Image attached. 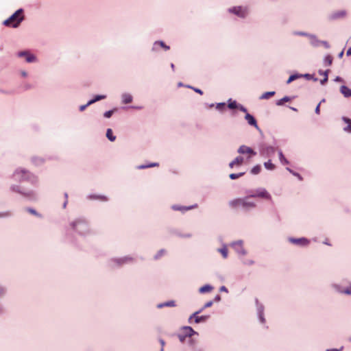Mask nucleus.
<instances>
[{"mask_svg": "<svg viewBox=\"0 0 351 351\" xmlns=\"http://www.w3.org/2000/svg\"><path fill=\"white\" fill-rule=\"evenodd\" d=\"M328 72H329V70H326L325 71H323L322 70L319 71V75L324 76V78H323L322 80H320L321 84L324 85L327 82V81L328 80Z\"/></svg>", "mask_w": 351, "mask_h": 351, "instance_id": "7c9ffc66", "label": "nucleus"}, {"mask_svg": "<svg viewBox=\"0 0 351 351\" xmlns=\"http://www.w3.org/2000/svg\"><path fill=\"white\" fill-rule=\"evenodd\" d=\"M86 199L91 201H98L100 202H107L110 198L105 195L98 193H90L86 195Z\"/></svg>", "mask_w": 351, "mask_h": 351, "instance_id": "f3484780", "label": "nucleus"}, {"mask_svg": "<svg viewBox=\"0 0 351 351\" xmlns=\"http://www.w3.org/2000/svg\"><path fill=\"white\" fill-rule=\"evenodd\" d=\"M181 238H191L192 234L191 233L180 234L178 235Z\"/></svg>", "mask_w": 351, "mask_h": 351, "instance_id": "e2e57ef3", "label": "nucleus"}, {"mask_svg": "<svg viewBox=\"0 0 351 351\" xmlns=\"http://www.w3.org/2000/svg\"><path fill=\"white\" fill-rule=\"evenodd\" d=\"M330 287L337 293L344 294L345 289L338 283H332Z\"/></svg>", "mask_w": 351, "mask_h": 351, "instance_id": "b1692460", "label": "nucleus"}, {"mask_svg": "<svg viewBox=\"0 0 351 351\" xmlns=\"http://www.w3.org/2000/svg\"><path fill=\"white\" fill-rule=\"evenodd\" d=\"M213 304V300L208 301L207 302H206L204 304L203 308H209V307L212 306Z\"/></svg>", "mask_w": 351, "mask_h": 351, "instance_id": "680f3d73", "label": "nucleus"}, {"mask_svg": "<svg viewBox=\"0 0 351 351\" xmlns=\"http://www.w3.org/2000/svg\"><path fill=\"white\" fill-rule=\"evenodd\" d=\"M291 99V98L290 97L285 96L284 97H282V99H280L276 101V105L277 106H282L285 102L290 101Z\"/></svg>", "mask_w": 351, "mask_h": 351, "instance_id": "a19ab883", "label": "nucleus"}, {"mask_svg": "<svg viewBox=\"0 0 351 351\" xmlns=\"http://www.w3.org/2000/svg\"><path fill=\"white\" fill-rule=\"evenodd\" d=\"M215 108L219 111L223 112L225 110V108H226V103L225 102L217 103L215 104Z\"/></svg>", "mask_w": 351, "mask_h": 351, "instance_id": "a18cd8bd", "label": "nucleus"}, {"mask_svg": "<svg viewBox=\"0 0 351 351\" xmlns=\"http://www.w3.org/2000/svg\"><path fill=\"white\" fill-rule=\"evenodd\" d=\"M243 264L248 266L253 265L254 264V261L253 260H245L243 261Z\"/></svg>", "mask_w": 351, "mask_h": 351, "instance_id": "13d9d810", "label": "nucleus"}, {"mask_svg": "<svg viewBox=\"0 0 351 351\" xmlns=\"http://www.w3.org/2000/svg\"><path fill=\"white\" fill-rule=\"evenodd\" d=\"M217 252H219L223 258H227L228 256V251L226 244H223L221 248L217 249Z\"/></svg>", "mask_w": 351, "mask_h": 351, "instance_id": "c756f323", "label": "nucleus"}, {"mask_svg": "<svg viewBox=\"0 0 351 351\" xmlns=\"http://www.w3.org/2000/svg\"><path fill=\"white\" fill-rule=\"evenodd\" d=\"M278 152L279 160H280V162H281V164H282V165L289 164V160L285 157L282 152L280 149H279V150H278Z\"/></svg>", "mask_w": 351, "mask_h": 351, "instance_id": "72a5a7b5", "label": "nucleus"}, {"mask_svg": "<svg viewBox=\"0 0 351 351\" xmlns=\"http://www.w3.org/2000/svg\"><path fill=\"white\" fill-rule=\"evenodd\" d=\"M19 58H24L27 63H34L38 61L36 56L29 51H21L17 53Z\"/></svg>", "mask_w": 351, "mask_h": 351, "instance_id": "2eb2a0df", "label": "nucleus"}, {"mask_svg": "<svg viewBox=\"0 0 351 351\" xmlns=\"http://www.w3.org/2000/svg\"><path fill=\"white\" fill-rule=\"evenodd\" d=\"M293 34L295 36L308 37L309 35V33L306 32H302V31H294V32H293Z\"/></svg>", "mask_w": 351, "mask_h": 351, "instance_id": "8fccbe9b", "label": "nucleus"}, {"mask_svg": "<svg viewBox=\"0 0 351 351\" xmlns=\"http://www.w3.org/2000/svg\"><path fill=\"white\" fill-rule=\"evenodd\" d=\"M117 110L116 108L114 109H112V110H108L106 112H104V117L105 118H110L111 117V116L113 114V113Z\"/></svg>", "mask_w": 351, "mask_h": 351, "instance_id": "603ef678", "label": "nucleus"}, {"mask_svg": "<svg viewBox=\"0 0 351 351\" xmlns=\"http://www.w3.org/2000/svg\"><path fill=\"white\" fill-rule=\"evenodd\" d=\"M65 230L66 240L75 245L77 243V236L85 238L93 234L88 220L82 216L70 220Z\"/></svg>", "mask_w": 351, "mask_h": 351, "instance_id": "f257e3e1", "label": "nucleus"}, {"mask_svg": "<svg viewBox=\"0 0 351 351\" xmlns=\"http://www.w3.org/2000/svg\"><path fill=\"white\" fill-rule=\"evenodd\" d=\"M344 294L348 295H351V282H350L348 286L345 289Z\"/></svg>", "mask_w": 351, "mask_h": 351, "instance_id": "6e6d98bb", "label": "nucleus"}, {"mask_svg": "<svg viewBox=\"0 0 351 351\" xmlns=\"http://www.w3.org/2000/svg\"><path fill=\"white\" fill-rule=\"evenodd\" d=\"M165 307H174L176 306V302L174 300H169L165 302Z\"/></svg>", "mask_w": 351, "mask_h": 351, "instance_id": "864d4df0", "label": "nucleus"}, {"mask_svg": "<svg viewBox=\"0 0 351 351\" xmlns=\"http://www.w3.org/2000/svg\"><path fill=\"white\" fill-rule=\"evenodd\" d=\"M197 204H193V205H191V206H182V205H179V204H173L171 206V209L175 210V211H180L182 213H186V211H189L190 210H192L193 208H196L197 207Z\"/></svg>", "mask_w": 351, "mask_h": 351, "instance_id": "a211bd4d", "label": "nucleus"}, {"mask_svg": "<svg viewBox=\"0 0 351 351\" xmlns=\"http://www.w3.org/2000/svg\"><path fill=\"white\" fill-rule=\"evenodd\" d=\"M255 302H256V314L258 316V321L261 324H265L266 319H265V314H264V311H265L264 305L263 304L260 303L257 298L255 300Z\"/></svg>", "mask_w": 351, "mask_h": 351, "instance_id": "4468645a", "label": "nucleus"}, {"mask_svg": "<svg viewBox=\"0 0 351 351\" xmlns=\"http://www.w3.org/2000/svg\"><path fill=\"white\" fill-rule=\"evenodd\" d=\"M210 318L209 315H204L201 316H197V317L195 318V324H199L202 322H206Z\"/></svg>", "mask_w": 351, "mask_h": 351, "instance_id": "473e14b6", "label": "nucleus"}, {"mask_svg": "<svg viewBox=\"0 0 351 351\" xmlns=\"http://www.w3.org/2000/svg\"><path fill=\"white\" fill-rule=\"evenodd\" d=\"M214 287L208 284H206L199 289V293L201 294L209 293L213 290Z\"/></svg>", "mask_w": 351, "mask_h": 351, "instance_id": "a878e982", "label": "nucleus"}, {"mask_svg": "<svg viewBox=\"0 0 351 351\" xmlns=\"http://www.w3.org/2000/svg\"><path fill=\"white\" fill-rule=\"evenodd\" d=\"M308 38L311 40V45L314 47H317L321 44V40H319L315 34H309Z\"/></svg>", "mask_w": 351, "mask_h": 351, "instance_id": "5701e85b", "label": "nucleus"}, {"mask_svg": "<svg viewBox=\"0 0 351 351\" xmlns=\"http://www.w3.org/2000/svg\"><path fill=\"white\" fill-rule=\"evenodd\" d=\"M245 173V172H240L238 173H232L229 175V178L231 180H236V179H238V178L242 177L243 176H244Z\"/></svg>", "mask_w": 351, "mask_h": 351, "instance_id": "c03bdc74", "label": "nucleus"}, {"mask_svg": "<svg viewBox=\"0 0 351 351\" xmlns=\"http://www.w3.org/2000/svg\"><path fill=\"white\" fill-rule=\"evenodd\" d=\"M341 119L344 123L348 124L346 127L343 128V131L351 133V119L346 117H342Z\"/></svg>", "mask_w": 351, "mask_h": 351, "instance_id": "bb28decb", "label": "nucleus"}, {"mask_svg": "<svg viewBox=\"0 0 351 351\" xmlns=\"http://www.w3.org/2000/svg\"><path fill=\"white\" fill-rule=\"evenodd\" d=\"M261 171V166L260 165H256L253 167L250 171V173L253 175L258 174Z\"/></svg>", "mask_w": 351, "mask_h": 351, "instance_id": "79ce46f5", "label": "nucleus"}, {"mask_svg": "<svg viewBox=\"0 0 351 351\" xmlns=\"http://www.w3.org/2000/svg\"><path fill=\"white\" fill-rule=\"evenodd\" d=\"M237 152L241 155H247V160H250L251 158L256 155V152L252 148L245 145H241L238 148Z\"/></svg>", "mask_w": 351, "mask_h": 351, "instance_id": "ddd939ff", "label": "nucleus"}, {"mask_svg": "<svg viewBox=\"0 0 351 351\" xmlns=\"http://www.w3.org/2000/svg\"><path fill=\"white\" fill-rule=\"evenodd\" d=\"M239 110L243 112H244L245 114H247V113H249L247 112V108L242 104H239Z\"/></svg>", "mask_w": 351, "mask_h": 351, "instance_id": "bf43d9fd", "label": "nucleus"}, {"mask_svg": "<svg viewBox=\"0 0 351 351\" xmlns=\"http://www.w3.org/2000/svg\"><path fill=\"white\" fill-rule=\"evenodd\" d=\"M187 87L189 88L193 89L195 93H197L198 94H200V95L203 94V91L201 89H199V88H194V87H192L191 86H187Z\"/></svg>", "mask_w": 351, "mask_h": 351, "instance_id": "052dcab7", "label": "nucleus"}, {"mask_svg": "<svg viewBox=\"0 0 351 351\" xmlns=\"http://www.w3.org/2000/svg\"><path fill=\"white\" fill-rule=\"evenodd\" d=\"M196 342H197V341L192 339L191 337L189 338L188 343L190 346L192 347V349L193 348L194 346H195Z\"/></svg>", "mask_w": 351, "mask_h": 351, "instance_id": "4d7b16f0", "label": "nucleus"}, {"mask_svg": "<svg viewBox=\"0 0 351 351\" xmlns=\"http://www.w3.org/2000/svg\"><path fill=\"white\" fill-rule=\"evenodd\" d=\"M182 330H183L185 336H187L189 338L192 337V336L194 335H198V333L196 331H195L193 329V328L191 326H183L182 328Z\"/></svg>", "mask_w": 351, "mask_h": 351, "instance_id": "412c9836", "label": "nucleus"}, {"mask_svg": "<svg viewBox=\"0 0 351 351\" xmlns=\"http://www.w3.org/2000/svg\"><path fill=\"white\" fill-rule=\"evenodd\" d=\"M20 74L23 77H27L28 76L27 72L23 70L20 71Z\"/></svg>", "mask_w": 351, "mask_h": 351, "instance_id": "774afa93", "label": "nucleus"}, {"mask_svg": "<svg viewBox=\"0 0 351 351\" xmlns=\"http://www.w3.org/2000/svg\"><path fill=\"white\" fill-rule=\"evenodd\" d=\"M11 178L19 183L28 182L33 186H38V178L27 169L19 167L14 170Z\"/></svg>", "mask_w": 351, "mask_h": 351, "instance_id": "f03ea898", "label": "nucleus"}, {"mask_svg": "<svg viewBox=\"0 0 351 351\" xmlns=\"http://www.w3.org/2000/svg\"><path fill=\"white\" fill-rule=\"evenodd\" d=\"M244 119L247 121L248 125L255 128V129L259 132L261 131V128H259V126L257 123L256 119L254 118V117L253 115H252L250 113H247V114L245 115Z\"/></svg>", "mask_w": 351, "mask_h": 351, "instance_id": "6ab92c4d", "label": "nucleus"}, {"mask_svg": "<svg viewBox=\"0 0 351 351\" xmlns=\"http://www.w3.org/2000/svg\"><path fill=\"white\" fill-rule=\"evenodd\" d=\"M227 12L230 14L236 16L239 19H245L250 14V10L247 6L235 5L228 8L227 9Z\"/></svg>", "mask_w": 351, "mask_h": 351, "instance_id": "0eeeda50", "label": "nucleus"}, {"mask_svg": "<svg viewBox=\"0 0 351 351\" xmlns=\"http://www.w3.org/2000/svg\"><path fill=\"white\" fill-rule=\"evenodd\" d=\"M106 98V95H95L92 99L89 100L88 101V105H91L98 101H100L101 99H104Z\"/></svg>", "mask_w": 351, "mask_h": 351, "instance_id": "c85d7f7f", "label": "nucleus"}, {"mask_svg": "<svg viewBox=\"0 0 351 351\" xmlns=\"http://www.w3.org/2000/svg\"><path fill=\"white\" fill-rule=\"evenodd\" d=\"M8 293V287L0 283V299L3 298ZM5 312V308L0 301V315L3 314Z\"/></svg>", "mask_w": 351, "mask_h": 351, "instance_id": "aec40b11", "label": "nucleus"}, {"mask_svg": "<svg viewBox=\"0 0 351 351\" xmlns=\"http://www.w3.org/2000/svg\"><path fill=\"white\" fill-rule=\"evenodd\" d=\"M239 104H238L235 100H232V99L228 100V107L231 110L239 109Z\"/></svg>", "mask_w": 351, "mask_h": 351, "instance_id": "2f4dec72", "label": "nucleus"}, {"mask_svg": "<svg viewBox=\"0 0 351 351\" xmlns=\"http://www.w3.org/2000/svg\"><path fill=\"white\" fill-rule=\"evenodd\" d=\"M163 49L164 51H168L170 49V46L167 45L164 41L162 40H156L153 43L152 48H151V52L154 53H159L160 49Z\"/></svg>", "mask_w": 351, "mask_h": 351, "instance_id": "f8f14e48", "label": "nucleus"}, {"mask_svg": "<svg viewBox=\"0 0 351 351\" xmlns=\"http://www.w3.org/2000/svg\"><path fill=\"white\" fill-rule=\"evenodd\" d=\"M106 137L111 142H114L116 140V136L113 134L112 130L110 128L106 130Z\"/></svg>", "mask_w": 351, "mask_h": 351, "instance_id": "f704fd0d", "label": "nucleus"}, {"mask_svg": "<svg viewBox=\"0 0 351 351\" xmlns=\"http://www.w3.org/2000/svg\"><path fill=\"white\" fill-rule=\"evenodd\" d=\"M10 192L20 195L25 200L36 202L39 199L38 193L34 189L24 187L20 184H12L10 186Z\"/></svg>", "mask_w": 351, "mask_h": 351, "instance_id": "20e7f679", "label": "nucleus"}, {"mask_svg": "<svg viewBox=\"0 0 351 351\" xmlns=\"http://www.w3.org/2000/svg\"><path fill=\"white\" fill-rule=\"evenodd\" d=\"M286 169H287L289 172H290L293 176H294L297 177L300 180H303V178L302 177V176H301L300 173H297V172L294 171L293 170H292V169H290L289 167H287V168H286Z\"/></svg>", "mask_w": 351, "mask_h": 351, "instance_id": "09e8293b", "label": "nucleus"}, {"mask_svg": "<svg viewBox=\"0 0 351 351\" xmlns=\"http://www.w3.org/2000/svg\"><path fill=\"white\" fill-rule=\"evenodd\" d=\"M23 10L20 8L12 14L8 19L5 20L3 24L8 27L16 28L19 26L21 23L23 21L24 16H23Z\"/></svg>", "mask_w": 351, "mask_h": 351, "instance_id": "423d86ee", "label": "nucleus"}, {"mask_svg": "<svg viewBox=\"0 0 351 351\" xmlns=\"http://www.w3.org/2000/svg\"><path fill=\"white\" fill-rule=\"evenodd\" d=\"M11 215H12V213L9 210L0 212V219L8 218V217H11Z\"/></svg>", "mask_w": 351, "mask_h": 351, "instance_id": "3c124183", "label": "nucleus"}, {"mask_svg": "<svg viewBox=\"0 0 351 351\" xmlns=\"http://www.w3.org/2000/svg\"><path fill=\"white\" fill-rule=\"evenodd\" d=\"M233 160L237 166H241L243 164L245 158L243 156H238Z\"/></svg>", "mask_w": 351, "mask_h": 351, "instance_id": "ea45409f", "label": "nucleus"}, {"mask_svg": "<svg viewBox=\"0 0 351 351\" xmlns=\"http://www.w3.org/2000/svg\"><path fill=\"white\" fill-rule=\"evenodd\" d=\"M250 197L247 194L243 197L233 199L228 202V205L233 209H241L243 212H250L255 209L257 205L255 202L250 200Z\"/></svg>", "mask_w": 351, "mask_h": 351, "instance_id": "7ed1b4c3", "label": "nucleus"}, {"mask_svg": "<svg viewBox=\"0 0 351 351\" xmlns=\"http://www.w3.org/2000/svg\"><path fill=\"white\" fill-rule=\"evenodd\" d=\"M300 78H302V74L294 73L293 75H291L287 81V84H289L291 82H292L293 81L300 79Z\"/></svg>", "mask_w": 351, "mask_h": 351, "instance_id": "c9c22d12", "label": "nucleus"}, {"mask_svg": "<svg viewBox=\"0 0 351 351\" xmlns=\"http://www.w3.org/2000/svg\"><path fill=\"white\" fill-rule=\"evenodd\" d=\"M246 193L249 195L251 198H261L266 200L271 201L272 199L271 194L263 187H259L252 190H248Z\"/></svg>", "mask_w": 351, "mask_h": 351, "instance_id": "6e6552de", "label": "nucleus"}, {"mask_svg": "<svg viewBox=\"0 0 351 351\" xmlns=\"http://www.w3.org/2000/svg\"><path fill=\"white\" fill-rule=\"evenodd\" d=\"M324 62L326 66H330L332 62V57L330 55L326 56Z\"/></svg>", "mask_w": 351, "mask_h": 351, "instance_id": "49530a36", "label": "nucleus"}, {"mask_svg": "<svg viewBox=\"0 0 351 351\" xmlns=\"http://www.w3.org/2000/svg\"><path fill=\"white\" fill-rule=\"evenodd\" d=\"M166 250L165 249H161L157 252V253L154 255V258L155 260H158L163 256L166 254Z\"/></svg>", "mask_w": 351, "mask_h": 351, "instance_id": "37998d69", "label": "nucleus"}, {"mask_svg": "<svg viewBox=\"0 0 351 351\" xmlns=\"http://www.w3.org/2000/svg\"><path fill=\"white\" fill-rule=\"evenodd\" d=\"M264 167L266 169L269 171H273L276 168V166L271 162V160L270 159L267 162H264Z\"/></svg>", "mask_w": 351, "mask_h": 351, "instance_id": "e433bc0d", "label": "nucleus"}, {"mask_svg": "<svg viewBox=\"0 0 351 351\" xmlns=\"http://www.w3.org/2000/svg\"><path fill=\"white\" fill-rule=\"evenodd\" d=\"M230 246L234 249L236 253L239 256H245L247 250L243 247V241L242 240H237L230 243Z\"/></svg>", "mask_w": 351, "mask_h": 351, "instance_id": "9b49d317", "label": "nucleus"}, {"mask_svg": "<svg viewBox=\"0 0 351 351\" xmlns=\"http://www.w3.org/2000/svg\"><path fill=\"white\" fill-rule=\"evenodd\" d=\"M343 349V346H341L340 348H329L326 349V351H342Z\"/></svg>", "mask_w": 351, "mask_h": 351, "instance_id": "338daca9", "label": "nucleus"}, {"mask_svg": "<svg viewBox=\"0 0 351 351\" xmlns=\"http://www.w3.org/2000/svg\"><path fill=\"white\" fill-rule=\"evenodd\" d=\"M26 210L27 212H28L29 213H30L31 215H33L38 218H41L42 217V215L40 214L39 213H38L34 208H31V207H28V208H26Z\"/></svg>", "mask_w": 351, "mask_h": 351, "instance_id": "4c0bfd02", "label": "nucleus"}, {"mask_svg": "<svg viewBox=\"0 0 351 351\" xmlns=\"http://www.w3.org/2000/svg\"><path fill=\"white\" fill-rule=\"evenodd\" d=\"M302 77H304L308 80H312L314 82H317L318 80L317 77H315L313 75L309 73L302 74Z\"/></svg>", "mask_w": 351, "mask_h": 351, "instance_id": "de8ad7c7", "label": "nucleus"}, {"mask_svg": "<svg viewBox=\"0 0 351 351\" xmlns=\"http://www.w3.org/2000/svg\"><path fill=\"white\" fill-rule=\"evenodd\" d=\"M133 101V97L130 93H124L121 95V102L123 104H128Z\"/></svg>", "mask_w": 351, "mask_h": 351, "instance_id": "4be33fe9", "label": "nucleus"}, {"mask_svg": "<svg viewBox=\"0 0 351 351\" xmlns=\"http://www.w3.org/2000/svg\"><path fill=\"white\" fill-rule=\"evenodd\" d=\"M277 148L266 143L259 145V154L264 158H269L274 156Z\"/></svg>", "mask_w": 351, "mask_h": 351, "instance_id": "1a4fd4ad", "label": "nucleus"}, {"mask_svg": "<svg viewBox=\"0 0 351 351\" xmlns=\"http://www.w3.org/2000/svg\"><path fill=\"white\" fill-rule=\"evenodd\" d=\"M347 16V11L345 10H336L330 12L327 16V20L330 22L343 19Z\"/></svg>", "mask_w": 351, "mask_h": 351, "instance_id": "9d476101", "label": "nucleus"}, {"mask_svg": "<svg viewBox=\"0 0 351 351\" xmlns=\"http://www.w3.org/2000/svg\"><path fill=\"white\" fill-rule=\"evenodd\" d=\"M321 44L323 45V46L326 48V49H328L330 48V45L329 43L327 42V41H325V40H321Z\"/></svg>", "mask_w": 351, "mask_h": 351, "instance_id": "0e129e2a", "label": "nucleus"}, {"mask_svg": "<svg viewBox=\"0 0 351 351\" xmlns=\"http://www.w3.org/2000/svg\"><path fill=\"white\" fill-rule=\"evenodd\" d=\"M178 337L180 341L182 343H184L186 341V338H189L187 336H185V335L184 333L178 334Z\"/></svg>", "mask_w": 351, "mask_h": 351, "instance_id": "5fc2aeb1", "label": "nucleus"}, {"mask_svg": "<svg viewBox=\"0 0 351 351\" xmlns=\"http://www.w3.org/2000/svg\"><path fill=\"white\" fill-rule=\"evenodd\" d=\"M275 93H276L275 91L265 92L261 95L260 99H267L270 97L274 96L275 95Z\"/></svg>", "mask_w": 351, "mask_h": 351, "instance_id": "58836bf2", "label": "nucleus"}, {"mask_svg": "<svg viewBox=\"0 0 351 351\" xmlns=\"http://www.w3.org/2000/svg\"><path fill=\"white\" fill-rule=\"evenodd\" d=\"M192 351H204V349L202 347L194 346Z\"/></svg>", "mask_w": 351, "mask_h": 351, "instance_id": "69168bd1", "label": "nucleus"}, {"mask_svg": "<svg viewBox=\"0 0 351 351\" xmlns=\"http://www.w3.org/2000/svg\"><path fill=\"white\" fill-rule=\"evenodd\" d=\"M340 92L346 98L351 97V89L346 85H342L340 87Z\"/></svg>", "mask_w": 351, "mask_h": 351, "instance_id": "393cba45", "label": "nucleus"}, {"mask_svg": "<svg viewBox=\"0 0 351 351\" xmlns=\"http://www.w3.org/2000/svg\"><path fill=\"white\" fill-rule=\"evenodd\" d=\"M288 241L294 245H298L300 247H307L310 244L311 241L308 239L306 237H300V238H293L289 237Z\"/></svg>", "mask_w": 351, "mask_h": 351, "instance_id": "dca6fc26", "label": "nucleus"}, {"mask_svg": "<svg viewBox=\"0 0 351 351\" xmlns=\"http://www.w3.org/2000/svg\"><path fill=\"white\" fill-rule=\"evenodd\" d=\"M158 166H159V164L158 162H149L147 164L138 165V166H137L136 168L138 169H145L155 167H158Z\"/></svg>", "mask_w": 351, "mask_h": 351, "instance_id": "cd10ccee", "label": "nucleus"}, {"mask_svg": "<svg viewBox=\"0 0 351 351\" xmlns=\"http://www.w3.org/2000/svg\"><path fill=\"white\" fill-rule=\"evenodd\" d=\"M136 261L134 256L126 255L121 257H112L108 261L109 267L113 269L120 268L126 265H132Z\"/></svg>", "mask_w": 351, "mask_h": 351, "instance_id": "39448f33", "label": "nucleus"}]
</instances>
